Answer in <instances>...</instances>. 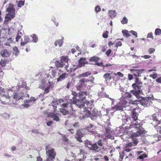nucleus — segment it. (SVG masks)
Returning <instances> with one entry per match:
<instances>
[{
    "instance_id": "obj_19",
    "label": "nucleus",
    "mask_w": 161,
    "mask_h": 161,
    "mask_svg": "<svg viewBox=\"0 0 161 161\" xmlns=\"http://www.w3.org/2000/svg\"><path fill=\"white\" fill-rule=\"evenodd\" d=\"M88 93L87 92H81L80 91L79 93L78 96L80 98H81V100L83 101L86 99V96L87 95Z\"/></svg>"
},
{
    "instance_id": "obj_47",
    "label": "nucleus",
    "mask_w": 161,
    "mask_h": 161,
    "mask_svg": "<svg viewBox=\"0 0 161 161\" xmlns=\"http://www.w3.org/2000/svg\"><path fill=\"white\" fill-rule=\"evenodd\" d=\"M155 34L156 35H160L161 34V30L159 28L155 29Z\"/></svg>"
},
{
    "instance_id": "obj_23",
    "label": "nucleus",
    "mask_w": 161,
    "mask_h": 161,
    "mask_svg": "<svg viewBox=\"0 0 161 161\" xmlns=\"http://www.w3.org/2000/svg\"><path fill=\"white\" fill-rule=\"evenodd\" d=\"M49 116L51 118H53V120L56 121H59L60 119L57 114H54L53 113H50L49 114Z\"/></svg>"
},
{
    "instance_id": "obj_37",
    "label": "nucleus",
    "mask_w": 161,
    "mask_h": 161,
    "mask_svg": "<svg viewBox=\"0 0 161 161\" xmlns=\"http://www.w3.org/2000/svg\"><path fill=\"white\" fill-rule=\"evenodd\" d=\"M13 50L14 51V54L16 56H17L19 53V51L17 47H14L13 48Z\"/></svg>"
},
{
    "instance_id": "obj_7",
    "label": "nucleus",
    "mask_w": 161,
    "mask_h": 161,
    "mask_svg": "<svg viewBox=\"0 0 161 161\" xmlns=\"http://www.w3.org/2000/svg\"><path fill=\"white\" fill-rule=\"evenodd\" d=\"M96 126L92 124H89L85 128L86 130L92 134H95L96 133Z\"/></svg>"
},
{
    "instance_id": "obj_21",
    "label": "nucleus",
    "mask_w": 161,
    "mask_h": 161,
    "mask_svg": "<svg viewBox=\"0 0 161 161\" xmlns=\"http://www.w3.org/2000/svg\"><path fill=\"white\" fill-rule=\"evenodd\" d=\"M24 40L22 39L21 42L20 43V45L22 46H24L27 43L30 41V39L29 37L27 36H25L24 37Z\"/></svg>"
},
{
    "instance_id": "obj_55",
    "label": "nucleus",
    "mask_w": 161,
    "mask_h": 161,
    "mask_svg": "<svg viewBox=\"0 0 161 161\" xmlns=\"http://www.w3.org/2000/svg\"><path fill=\"white\" fill-rule=\"evenodd\" d=\"M133 146H134L133 142H130L127 144H126L125 145V146L128 147H131Z\"/></svg>"
},
{
    "instance_id": "obj_46",
    "label": "nucleus",
    "mask_w": 161,
    "mask_h": 161,
    "mask_svg": "<svg viewBox=\"0 0 161 161\" xmlns=\"http://www.w3.org/2000/svg\"><path fill=\"white\" fill-rule=\"evenodd\" d=\"M136 85L135 86H132L134 89L140 90L141 87L142 86V85H139V84Z\"/></svg>"
},
{
    "instance_id": "obj_25",
    "label": "nucleus",
    "mask_w": 161,
    "mask_h": 161,
    "mask_svg": "<svg viewBox=\"0 0 161 161\" xmlns=\"http://www.w3.org/2000/svg\"><path fill=\"white\" fill-rule=\"evenodd\" d=\"M136 109L134 108L132 112V118L135 121L138 120V116L139 114L136 112Z\"/></svg>"
},
{
    "instance_id": "obj_3",
    "label": "nucleus",
    "mask_w": 161,
    "mask_h": 161,
    "mask_svg": "<svg viewBox=\"0 0 161 161\" xmlns=\"http://www.w3.org/2000/svg\"><path fill=\"white\" fill-rule=\"evenodd\" d=\"M90 79H83L80 80L78 84H77V88L79 90L84 89L86 87V83L90 81L91 83H93L94 80V78L92 76L90 77Z\"/></svg>"
},
{
    "instance_id": "obj_33",
    "label": "nucleus",
    "mask_w": 161,
    "mask_h": 161,
    "mask_svg": "<svg viewBox=\"0 0 161 161\" xmlns=\"http://www.w3.org/2000/svg\"><path fill=\"white\" fill-rule=\"evenodd\" d=\"M21 97L17 93H14L13 95V98L14 99L16 100L17 101L21 99Z\"/></svg>"
},
{
    "instance_id": "obj_58",
    "label": "nucleus",
    "mask_w": 161,
    "mask_h": 161,
    "mask_svg": "<svg viewBox=\"0 0 161 161\" xmlns=\"http://www.w3.org/2000/svg\"><path fill=\"white\" fill-rule=\"evenodd\" d=\"M112 65H113L112 64H106L105 65H103V63H101L100 64V66H103L104 68L105 67H108L109 66H111Z\"/></svg>"
},
{
    "instance_id": "obj_45",
    "label": "nucleus",
    "mask_w": 161,
    "mask_h": 161,
    "mask_svg": "<svg viewBox=\"0 0 161 161\" xmlns=\"http://www.w3.org/2000/svg\"><path fill=\"white\" fill-rule=\"evenodd\" d=\"M32 37L33 41L35 42H37L38 41V37L36 35V34H33Z\"/></svg>"
},
{
    "instance_id": "obj_50",
    "label": "nucleus",
    "mask_w": 161,
    "mask_h": 161,
    "mask_svg": "<svg viewBox=\"0 0 161 161\" xmlns=\"http://www.w3.org/2000/svg\"><path fill=\"white\" fill-rule=\"evenodd\" d=\"M115 75H118L120 77H123L124 76L123 74L120 72H118L116 73H114V74Z\"/></svg>"
},
{
    "instance_id": "obj_60",
    "label": "nucleus",
    "mask_w": 161,
    "mask_h": 161,
    "mask_svg": "<svg viewBox=\"0 0 161 161\" xmlns=\"http://www.w3.org/2000/svg\"><path fill=\"white\" fill-rule=\"evenodd\" d=\"M130 32L133 35L135 36L136 37H137V34L136 31L132 30L130 31Z\"/></svg>"
},
{
    "instance_id": "obj_54",
    "label": "nucleus",
    "mask_w": 161,
    "mask_h": 161,
    "mask_svg": "<svg viewBox=\"0 0 161 161\" xmlns=\"http://www.w3.org/2000/svg\"><path fill=\"white\" fill-rule=\"evenodd\" d=\"M51 74L53 77H55L57 74L56 70H52L51 71Z\"/></svg>"
},
{
    "instance_id": "obj_40",
    "label": "nucleus",
    "mask_w": 161,
    "mask_h": 161,
    "mask_svg": "<svg viewBox=\"0 0 161 161\" xmlns=\"http://www.w3.org/2000/svg\"><path fill=\"white\" fill-rule=\"evenodd\" d=\"M91 75V73L89 71L86 72L85 73L80 75V77H88V76Z\"/></svg>"
},
{
    "instance_id": "obj_49",
    "label": "nucleus",
    "mask_w": 161,
    "mask_h": 161,
    "mask_svg": "<svg viewBox=\"0 0 161 161\" xmlns=\"http://www.w3.org/2000/svg\"><path fill=\"white\" fill-rule=\"evenodd\" d=\"M25 3V1H20L18 2L17 5L18 7H21L22 6L24 5Z\"/></svg>"
},
{
    "instance_id": "obj_44",
    "label": "nucleus",
    "mask_w": 161,
    "mask_h": 161,
    "mask_svg": "<svg viewBox=\"0 0 161 161\" xmlns=\"http://www.w3.org/2000/svg\"><path fill=\"white\" fill-rule=\"evenodd\" d=\"M128 22V19L125 17H124L121 21V22L123 24H126Z\"/></svg>"
},
{
    "instance_id": "obj_53",
    "label": "nucleus",
    "mask_w": 161,
    "mask_h": 161,
    "mask_svg": "<svg viewBox=\"0 0 161 161\" xmlns=\"http://www.w3.org/2000/svg\"><path fill=\"white\" fill-rule=\"evenodd\" d=\"M155 49L153 48H150L148 50V52L149 54L153 53L155 51Z\"/></svg>"
},
{
    "instance_id": "obj_64",
    "label": "nucleus",
    "mask_w": 161,
    "mask_h": 161,
    "mask_svg": "<svg viewBox=\"0 0 161 161\" xmlns=\"http://www.w3.org/2000/svg\"><path fill=\"white\" fill-rule=\"evenodd\" d=\"M156 81L158 83H161V76L157 78Z\"/></svg>"
},
{
    "instance_id": "obj_8",
    "label": "nucleus",
    "mask_w": 161,
    "mask_h": 161,
    "mask_svg": "<svg viewBox=\"0 0 161 161\" xmlns=\"http://www.w3.org/2000/svg\"><path fill=\"white\" fill-rule=\"evenodd\" d=\"M130 71L132 74L136 78L141 76V74L144 71V69H131Z\"/></svg>"
},
{
    "instance_id": "obj_20",
    "label": "nucleus",
    "mask_w": 161,
    "mask_h": 161,
    "mask_svg": "<svg viewBox=\"0 0 161 161\" xmlns=\"http://www.w3.org/2000/svg\"><path fill=\"white\" fill-rule=\"evenodd\" d=\"M47 80L46 79V78H43L42 79L39 84V88L43 90H44L46 86V84Z\"/></svg>"
},
{
    "instance_id": "obj_41",
    "label": "nucleus",
    "mask_w": 161,
    "mask_h": 161,
    "mask_svg": "<svg viewBox=\"0 0 161 161\" xmlns=\"http://www.w3.org/2000/svg\"><path fill=\"white\" fill-rule=\"evenodd\" d=\"M62 136V139L63 142L65 143H67L68 142L69 139L66 137V136L65 134H62L61 135Z\"/></svg>"
},
{
    "instance_id": "obj_63",
    "label": "nucleus",
    "mask_w": 161,
    "mask_h": 161,
    "mask_svg": "<svg viewBox=\"0 0 161 161\" xmlns=\"http://www.w3.org/2000/svg\"><path fill=\"white\" fill-rule=\"evenodd\" d=\"M21 38V36L19 35V34H18L16 37V41L17 42L19 41V40Z\"/></svg>"
},
{
    "instance_id": "obj_36",
    "label": "nucleus",
    "mask_w": 161,
    "mask_h": 161,
    "mask_svg": "<svg viewBox=\"0 0 161 161\" xmlns=\"http://www.w3.org/2000/svg\"><path fill=\"white\" fill-rule=\"evenodd\" d=\"M131 97L132 95L130 93L126 92L124 95V98L125 99H129L131 98Z\"/></svg>"
},
{
    "instance_id": "obj_62",
    "label": "nucleus",
    "mask_w": 161,
    "mask_h": 161,
    "mask_svg": "<svg viewBox=\"0 0 161 161\" xmlns=\"http://www.w3.org/2000/svg\"><path fill=\"white\" fill-rule=\"evenodd\" d=\"M129 148V147H127L125 146V148L124 151L127 152H130L131 151V149H130Z\"/></svg>"
},
{
    "instance_id": "obj_32",
    "label": "nucleus",
    "mask_w": 161,
    "mask_h": 161,
    "mask_svg": "<svg viewBox=\"0 0 161 161\" xmlns=\"http://www.w3.org/2000/svg\"><path fill=\"white\" fill-rule=\"evenodd\" d=\"M121 105L123 108L126 107V105L127 103V102L125 100H121L119 103Z\"/></svg>"
},
{
    "instance_id": "obj_1",
    "label": "nucleus",
    "mask_w": 161,
    "mask_h": 161,
    "mask_svg": "<svg viewBox=\"0 0 161 161\" xmlns=\"http://www.w3.org/2000/svg\"><path fill=\"white\" fill-rule=\"evenodd\" d=\"M46 155L48 157L45 161H53L56 156V152L54 149L52 148L50 144H48L45 147Z\"/></svg>"
},
{
    "instance_id": "obj_14",
    "label": "nucleus",
    "mask_w": 161,
    "mask_h": 161,
    "mask_svg": "<svg viewBox=\"0 0 161 161\" xmlns=\"http://www.w3.org/2000/svg\"><path fill=\"white\" fill-rule=\"evenodd\" d=\"M88 148L90 150L95 151V152H98L101 149V147H99L96 143L91 144L90 147Z\"/></svg>"
},
{
    "instance_id": "obj_27",
    "label": "nucleus",
    "mask_w": 161,
    "mask_h": 161,
    "mask_svg": "<svg viewBox=\"0 0 161 161\" xmlns=\"http://www.w3.org/2000/svg\"><path fill=\"white\" fill-rule=\"evenodd\" d=\"M63 38L62 39H59L56 40L54 42V45L57 46L58 45L59 47H61L63 45Z\"/></svg>"
},
{
    "instance_id": "obj_39",
    "label": "nucleus",
    "mask_w": 161,
    "mask_h": 161,
    "mask_svg": "<svg viewBox=\"0 0 161 161\" xmlns=\"http://www.w3.org/2000/svg\"><path fill=\"white\" fill-rule=\"evenodd\" d=\"M136 80L135 83L132 84V86H134L136 85L139 84L140 85H142V82L139 80V79L138 78H136Z\"/></svg>"
},
{
    "instance_id": "obj_43",
    "label": "nucleus",
    "mask_w": 161,
    "mask_h": 161,
    "mask_svg": "<svg viewBox=\"0 0 161 161\" xmlns=\"http://www.w3.org/2000/svg\"><path fill=\"white\" fill-rule=\"evenodd\" d=\"M114 108L117 110H122L123 109L121 105H120L119 103L117 105H116L114 107Z\"/></svg>"
},
{
    "instance_id": "obj_61",
    "label": "nucleus",
    "mask_w": 161,
    "mask_h": 161,
    "mask_svg": "<svg viewBox=\"0 0 161 161\" xmlns=\"http://www.w3.org/2000/svg\"><path fill=\"white\" fill-rule=\"evenodd\" d=\"M142 123L141 125H139V126H136L135 128L138 130H140V129H141L142 128Z\"/></svg>"
},
{
    "instance_id": "obj_30",
    "label": "nucleus",
    "mask_w": 161,
    "mask_h": 161,
    "mask_svg": "<svg viewBox=\"0 0 161 161\" xmlns=\"http://www.w3.org/2000/svg\"><path fill=\"white\" fill-rule=\"evenodd\" d=\"M103 78L105 79L106 81H109L112 78L111 76V74L109 73L105 74L103 75Z\"/></svg>"
},
{
    "instance_id": "obj_12",
    "label": "nucleus",
    "mask_w": 161,
    "mask_h": 161,
    "mask_svg": "<svg viewBox=\"0 0 161 161\" xmlns=\"http://www.w3.org/2000/svg\"><path fill=\"white\" fill-rule=\"evenodd\" d=\"M100 59V58L97 56H94L92 57H91L89 59V61L90 62H94L95 64L92 63H90L89 64H96L97 65H100V64L98 63V62Z\"/></svg>"
},
{
    "instance_id": "obj_5",
    "label": "nucleus",
    "mask_w": 161,
    "mask_h": 161,
    "mask_svg": "<svg viewBox=\"0 0 161 161\" xmlns=\"http://www.w3.org/2000/svg\"><path fill=\"white\" fill-rule=\"evenodd\" d=\"M86 152L83 149H80V153L77 156V158L78 159V161H81L84 160L86 158Z\"/></svg>"
},
{
    "instance_id": "obj_22",
    "label": "nucleus",
    "mask_w": 161,
    "mask_h": 161,
    "mask_svg": "<svg viewBox=\"0 0 161 161\" xmlns=\"http://www.w3.org/2000/svg\"><path fill=\"white\" fill-rule=\"evenodd\" d=\"M68 74L67 73H63L57 79V82L62 81L68 76Z\"/></svg>"
},
{
    "instance_id": "obj_56",
    "label": "nucleus",
    "mask_w": 161,
    "mask_h": 161,
    "mask_svg": "<svg viewBox=\"0 0 161 161\" xmlns=\"http://www.w3.org/2000/svg\"><path fill=\"white\" fill-rule=\"evenodd\" d=\"M122 45V43L120 41H119L116 43L114 47H120Z\"/></svg>"
},
{
    "instance_id": "obj_6",
    "label": "nucleus",
    "mask_w": 161,
    "mask_h": 161,
    "mask_svg": "<svg viewBox=\"0 0 161 161\" xmlns=\"http://www.w3.org/2000/svg\"><path fill=\"white\" fill-rule=\"evenodd\" d=\"M139 102L142 105L147 106L150 105L152 103L150 98L149 97H143L140 100Z\"/></svg>"
},
{
    "instance_id": "obj_34",
    "label": "nucleus",
    "mask_w": 161,
    "mask_h": 161,
    "mask_svg": "<svg viewBox=\"0 0 161 161\" xmlns=\"http://www.w3.org/2000/svg\"><path fill=\"white\" fill-rule=\"evenodd\" d=\"M55 66L57 68L61 67L62 68L64 66V64L61 62H60L58 61H56L55 62Z\"/></svg>"
},
{
    "instance_id": "obj_38",
    "label": "nucleus",
    "mask_w": 161,
    "mask_h": 161,
    "mask_svg": "<svg viewBox=\"0 0 161 161\" xmlns=\"http://www.w3.org/2000/svg\"><path fill=\"white\" fill-rule=\"evenodd\" d=\"M145 130L140 129V130H138L136 132H135V133H136L137 135H138V136H140L142 135L145 133Z\"/></svg>"
},
{
    "instance_id": "obj_10",
    "label": "nucleus",
    "mask_w": 161,
    "mask_h": 161,
    "mask_svg": "<svg viewBox=\"0 0 161 161\" xmlns=\"http://www.w3.org/2000/svg\"><path fill=\"white\" fill-rule=\"evenodd\" d=\"M9 11V13L6 14V16L5 17V20L8 21H10L11 19L14 18L15 16V13L14 11Z\"/></svg>"
},
{
    "instance_id": "obj_16",
    "label": "nucleus",
    "mask_w": 161,
    "mask_h": 161,
    "mask_svg": "<svg viewBox=\"0 0 161 161\" xmlns=\"http://www.w3.org/2000/svg\"><path fill=\"white\" fill-rule=\"evenodd\" d=\"M1 55L3 57H8L11 55V53L7 49L3 50L1 52Z\"/></svg>"
},
{
    "instance_id": "obj_9",
    "label": "nucleus",
    "mask_w": 161,
    "mask_h": 161,
    "mask_svg": "<svg viewBox=\"0 0 161 161\" xmlns=\"http://www.w3.org/2000/svg\"><path fill=\"white\" fill-rule=\"evenodd\" d=\"M73 104H75L73 102V101L71 103H64L62 104L60 106L64 108H67V109L69 111H73Z\"/></svg>"
},
{
    "instance_id": "obj_31",
    "label": "nucleus",
    "mask_w": 161,
    "mask_h": 161,
    "mask_svg": "<svg viewBox=\"0 0 161 161\" xmlns=\"http://www.w3.org/2000/svg\"><path fill=\"white\" fill-rule=\"evenodd\" d=\"M69 110H67L64 108H60L59 111L64 115H66L69 113Z\"/></svg>"
},
{
    "instance_id": "obj_26",
    "label": "nucleus",
    "mask_w": 161,
    "mask_h": 161,
    "mask_svg": "<svg viewBox=\"0 0 161 161\" xmlns=\"http://www.w3.org/2000/svg\"><path fill=\"white\" fill-rule=\"evenodd\" d=\"M9 59L2 58L0 61V65L3 67H5L6 66V64L9 62Z\"/></svg>"
},
{
    "instance_id": "obj_29",
    "label": "nucleus",
    "mask_w": 161,
    "mask_h": 161,
    "mask_svg": "<svg viewBox=\"0 0 161 161\" xmlns=\"http://www.w3.org/2000/svg\"><path fill=\"white\" fill-rule=\"evenodd\" d=\"M69 61V58L68 56H63L61 57L60 61L61 62L64 64V63H67Z\"/></svg>"
},
{
    "instance_id": "obj_18",
    "label": "nucleus",
    "mask_w": 161,
    "mask_h": 161,
    "mask_svg": "<svg viewBox=\"0 0 161 161\" xmlns=\"http://www.w3.org/2000/svg\"><path fill=\"white\" fill-rule=\"evenodd\" d=\"M130 92L134 95L137 99H140V96H139V94L141 92L140 90L133 89V90L130 91Z\"/></svg>"
},
{
    "instance_id": "obj_35",
    "label": "nucleus",
    "mask_w": 161,
    "mask_h": 161,
    "mask_svg": "<svg viewBox=\"0 0 161 161\" xmlns=\"http://www.w3.org/2000/svg\"><path fill=\"white\" fill-rule=\"evenodd\" d=\"M122 32L123 33V35L124 36L127 37L129 36L130 34V33L128 32V31L127 30H124L122 31Z\"/></svg>"
},
{
    "instance_id": "obj_48",
    "label": "nucleus",
    "mask_w": 161,
    "mask_h": 161,
    "mask_svg": "<svg viewBox=\"0 0 161 161\" xmlns=\"http://www.w3.org/2000/svg\"><path fill=\"white\" fill-rule=\"evenodd\" d=\"M105 140V139L103 138V140H102L101 139H100L99 140V141H98V142H97V144H98L99 146H100V147H102L103 146V140Z\"/></svg>"
},
{
    "instance_id": "obj_59",
    "label": "nucleus",
    "mask_w": 161,
    "mask_h": 161,
    "mask_svg": "<svg viewBox=\"0 0 161 161\" xmlns=\"http://www.w3.org/2000/svg\"><path fill=\"white\" fill-rule=\"evenodd\" d=\"M111 52V50L110 49H109L106 52V54L107 55V56L108 57L109 56Z\"/></svg>"
},
{
    "instance_id": "obj_13",
    "label": "nucleus",
    "mask_w": 161,
    "mask_h": 161,
    "mask_svg": "<svg viewBox=\"0 0 161 161\" xmlns=\"http://www.w3.org/2000/svg\"><path fill=\"white\" fill-rule=\"evenodd\" d=\"M86 58H81L78 60V65L80 67L85 66L86 64H88V62L86 61Z\"/></svg>"
},
{
    "instance_id": "obj_52",
    "label": "nucleus",
    "mask_w": 161,
    "mask_h": 161,
    "mask_svg": "<svg viewBox=\"0 0 161 161\" xmlns=\"http://www.w3.org/2000/svg\"><path fill=\"white\" fill-rule=\"evenodd\" d=\"M108 31H106L103 34V36L104 38H107L108 37Z\"/></svg>"
},
{
    "instance_id": "obj_51",
    "label": "nucleus",
    "mask_w": 161,
    "mask_h": 161,
    "mask_svg": "<svg viewBox=\"0 0 161 161\" xmlns=\"http://www.w3.org/2000/svg\"><path fill=\"white\" fill-rule=\"evenodd\" d=\"M149 76L153 79H155L158 77V75L157 73H154L153 74H150Z\"/></svg>"
},
{
    "instance_id": "obj_4",
    "label": "nucleus",
    "mask_w": 161,
    "mask_h": 161,
    "mask_svg": "<svg viewBox=\"0 0 161 161\" xmlns=\"http://www.w3.org/2000/svg\"><path fill=\"white\" fill-rule=\"evenodd\" d=\"M6 92L4 88L0 87V101L3 104H5L6 102V99H9L10 97L8 95H6L5 94Z\"/></svg>"
},
{
    "instance_id": "obj_28",
    "label": "nucleus",
    "mask_w": 161,
    "mask_h": 161,
    "mask_svg": "<svg viewBox=\"0 0 161 161\" xmlns=\"http://www.w3.org/2000/svg\"><path fill=\"white\" fill-rule=\"evenodd\" d=\"M115 11H108L109 16L111 19H113L116 16L117 13Z\"/></svg>"
},
{
    "instance_id": "obj_24",
    "label": "nucleus",
    "mask_w": 161,
    "mask_h": 161,
    "mask_svg": "<svg viewBox=\"0 0 161 161\" xmlns=\"http://www.w3.org/2000/svg\"><path fill=\"white\" fill-rule=\"evenodd\" d=\"M105 136L107 138H110L112 137V133L110 128L109 127H107L105 129Z\"/></svg>"
},
{
    "instance_id": "obj_17",
    "label": "nucleus",
    "mask_w": 161,
    "mask_h": 161,
    "mask_svg": "<svg viewBox=\"0 0 161 161\" xmlns=\"http://www.w3.org/2000/svg\"><path fill=\"white\" fill-rule=\"evenodd\" d=\"M83 136V134L82 132L80 131H77L76 134L75 138L77 141L79 142H82L81 140L82 137Z\"/></svg>"
},
{
    "instance_id": "obj_2",
    "label": "nucleus",
    "mask_w": 161,
    "mask_h": 161,
    "mask_svg": "<svg viewBox=\"0 0 161 161\" xmlns=\"http://www.w3.org/2000/svg\"><path fill=\"white\" fill-rule=\"evenodd\" d=\"M74 104L76 105L79 108H83V111L84 112L87 109H90L91 104L90 101L86 100L83 102L80 99H76L73 101Z\"/></svg>"
},
{
    "instance_id": "obj_11",
    "label": "nucleus",
    "mask_w": 161,
    "mask_h": 161,
    "mask_svg": "<svg viewBox=\"0 0 161 161\" xmlns=\"http://www.w3.org/2000/svg\"><path fill=\"white\" fill-rule=\"evenodd\" d=\"M47 87H45L44 91V93L47 94L49 92V90L53 87V83L52 81H51L50 80H48V82L46 84Z\"/></svg>"
},
{
    "instance_id": "obj_42",
    "label": "nucleus",
    "mask_w": 161,
    "mask_h": 161,
    "mask_svg": "<svg viewBox=\"0 0 161 161\" xmlns=\"http://www.w3.org/2000/svg\"><path fill=\"white\" fill-rule=\"evenodd\" d=\"M7 7L6 10H15L14 8V5L12 4L9 3L8 5L7 6Z\"/></svg>"
},
{
    "instance_id": "obj_57",
    "label": "nucleus",
    "mask_w": 161,
    "mask_h": 161,
    "mask_svg": "<svg viewBox=\"0 0 161 161\" xmlns=\"http://www.w3.org/2000/svg\"><path fill=\"white\" fill-rule=\"evenodd\" d=\"M147 157V155L145 154H143L139 156V158L140 159H142Z\"/></svg>"
},
{
    "instance_id": "obj_15",
    "label": "nucleus",
    "mask_w": 161,
    "mask_h": 161,
    "mask_svg": "<svg viewBox=\"0 0 161 161\" xmlns=\"http://www.w3.org/2000/svg\"><path fill=\"white\" fill-rule=\"evenodd\" d=\"M138 136V135L135 132L132 133L130 136V138L133 141V143L134 144V146H136L139 142L137 138V137Z\"/></svg>"
}]
</instances>
